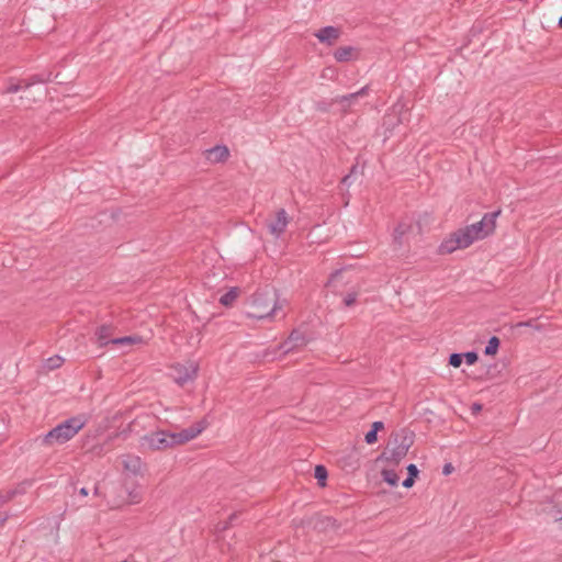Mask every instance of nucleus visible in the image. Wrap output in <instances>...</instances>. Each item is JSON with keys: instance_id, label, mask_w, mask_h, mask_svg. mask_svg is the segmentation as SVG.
Returning <instances> with one entry per match:
<instances>
[{"instance_id": "c85d7f7f", "label": "nucleus", "mask_w": 562, "mask_h": 562, "mask_svg": "<svg viewBox=\"0 0 562 562\" xmlns=\"http://www.w3.org/2000/svg\"><path fill=\"white\" fill-rule=\"evenodd\" d=\"M140 501V495L139 493H131L130 494V502L133 503V504H137L139 503Z\"/></svg>"}, {"instance_id": "4468645a", "label": "nucleus", "mask_w": 562, "mask_h": 562, "mask_svg": "<svg viewBox=\"0 0 562 562\" xmlns=\"http://www.w3.org/2000/svg\"><path fill=\"white\" fill-rule=\"evenodd\" d=\"M384 425L382 422H374L372 424V429L366 434V442L368 445H372L376 441V434L379 430L383 429Z\"/></svg>"}, {"instance_id": "c756f323", "label": "nucleus", "mask_w": 562, "mask_h": 562, "mask_svg": "<svg viewBox=\"0 0 562 562\" xmlns=\"http://www.w3.org/2000/svg\"><path fill=\"white\" fill-rule=\"evenodd\" d=\"M9 516L7 513L0 512V527L4 525V522L8 520Z\"/></svg>"}, {"instance_id": "393cba45", "label": "nucleus", "mask_w": 562, "mask_h": 562, "mask_svg": "<svg viewBox=\"0 0 562 562\" xmlns=\"http://www.w3.org/2000/svg\"><path fill=\"white\" fill-rule=\"evenodd\" d=\"M395 119L396 116L395 115H392V114H387L384 119V125L390 127V126H394L396 123H398L400 121L396 120L395 122Z\"/></svg>"}, {"instance_id": "412c9836", "label": "nucleus", "mask_w": 562, "mask_h": 562, "mask_svg": "<svg viewBox=\"0 0 562 562\" xmlns=\"http://www.w3.org/2000/svg\"><path fill=\"white\" fill-rule=\"evenodd\" d=\"M63 358L56 356L46 360L45 367L49 370L59 368L63 364Z\"/></svg>"}, {"instance_id": "f3484780", "label": "nucleus", "mask_w": 562, "mask_h": 562, "mask_svg": "<svg viewBox=\"0 0 562 562\" xmlns=\"http://www.w3.org/2000/svg\"><path fill=\"white\" fill-rule=\"evenodd\" d=\"M407 448L398 447L396 450L392 452H386V459L393 463H397L402 458L406 456Z\"/></svg>"}, {"instance_id": "6ab92c4d", "label": "nucleus", "mask_w": 562, "mask_h": 562, "mask_svg": "<svg viewBox=\"0 0 562 562\" xmlns=\"http://www.w3.org/2000/svg\"><path fill=\"white\" fill-rule=\"evenodd\" d=\"M237 295V289H232L221 296L220 302L225 306H229L236 300Z\"/></svg>"}, {"instance_id": "39448f33", "label": "nucleus", "mask_w": 562, "mask_h": 562, "mask_svg": "<svg viewBox=\"0 0 562 562\" xmlns=\"http://www.w3.org/2000/svg\"><path fill=\"white\" fill-rule=\"evenodd\" d=\"M199 364L194 361H187L184 363H177L171 368V376L176 383L183 385L189 381L196 378Z\"/></svg>"}, {"instance_id": "423d86ee", "label": "nucleus", "mask_w": 562, "mask_h": 562, "mask_svg": "<svg viewBox=\"0 0 562 562\" xmlns=\"http://www.w3.org/2000/svg\"><path fill=\"white\" fill-rule=\"evenodd\" d=\"M288 215L284 210H279L274 217L268 223L269 232L274 237H280L288 226Z\"/></svg>"}, {"instance_id": "20e7f679", "label": "nucleus", "mask_w": 562, "mask_h": 562, "mask_svg": "<svg viewBox=\"0 0 562 562\" xmlns=\"http://www.w3.org/2000/svg\"><path fill=\"white\" fill-rule=\"evenodd\" d=\"M87 424L83 415L74 416L54 427L42 439L45 446L63 445L72 439Z\"/></svg>"}, {"instance_id": "2eb2a0df", "label": "nucleus", "mask_w": 562, "mask_h": 562, "mask_svg": "<svg viewBox=\"0 0 562 562\" xmlns=\"http://www.w3.org/2000/svg\"><path fill=\"white\" fill-rule=\"evenodd\" d=\"M382 477L391 486H396L400 482V476L396 474V472L393 469H386V468L383 469Z\"/></svg>"}, {"instance_id": "a211bd4d", "label": "nucleus", "mask_w": 562, "mask_h": 562, "mask_svg": "<svg viewBox=\"0 0 562 562\" xmlns=\"http://www.w3.org/2000/svg\"><path fill=\"white\" fill-rule=\"evenodd\" d=\"M499 348V339L496 336H493L490 338L485 349L484 353L486 356H495Z\"/></svg>"}, {"instance_id": "f03ea898", "label": "nucleus", "mask_w": 562, "mask_h": 562, "mask_svg": "<svg viewBox=\"0 0 562 562\" xmlns=\"http://www.w3.org/2000/svg\"><path fill=\"white\" fill-rule=\"evenodd\" d=\"M206 427L207 423L205 420H200L189 428L180 431H153L142 438V446L151 450H166L173 448L196 438Z\"/></svg>"}, {"instance_id": "f704fd0d", "label": "nucleus", "mask_w": 562, "mask_h": 562, "mask_svg": "<svg viewBox=\"0 0 562 562\" xmlns=\"http://www.w3.org/2000/svg\"><path fill=\"white\" fill-rule=\"evenodd\" d=\"M480 408H481V406H480V405H476V406H475V411H479Z\"/></svg>"}, {"instance_id": "7ed1b4c3", "label": "nucleus", "mask_w": 562, "mask_h": 562, "mask_svg": "<svg viewBox=\"0 0 562 562\" xmlns=\"http://www.w3.org/2000/svg\"><path fill=\"white\" fill-rule=\"evenodd\" d=\"M282 308L283 303L278 300L277 293L273 290H269L252 296L246 315L259 321L273 319L279 315Z\"/></svg>"}, {"instance_id": "473e14b6", "label": "nucleus", "mask_w": 562, "mask_h": 562, "mask_svg": "<svg viewBox=\"0 0 562 562\" xmlns=\"http://www.w3.org/2000/svg\"><path fill=\"white\" fill-rule=\"evenodd\" d=\"M79 494L82 495V496H87L88 495V490L86 487H81L79 490Z\"/></svg>"}, {"instance_id": "cd10ccee", "label": "nucleus", "mask_w": 562, "mask_h": 562, "mask_svg": "<svg viewBox=\"0 0 562 562\" xmlns=\"http://www.w3.org/2000/svg\"><path fill=\"white\" fill-rule=\"evenodd\" d=\"M415 483V479L411 477V476H407L404 481H403V486L406 487V488H409L414 485Z\"/></svg>"}, {"instance_id": "9d476101", "label": "nucleus", "mask_w": 562, "mask_h": 562, "mask_svg": "<svg viewBox=\"0 0 562 562\" xmlns=\"http://www.w3.org/2000/svg\"><path fill=\"white\" fill-rule=\"evenodd\" d=\"M142 344H144L143 338L136 335L113 338L111 340V345L116 346L117 348L123 349L124 351H128L132 349L133 346Z\"/></svg>"}, {"instance_id": "0eeeda50", "label": "nucleus", "mask_w": 562, "mask_h": 562, "mask_svg": "<svg viewBox=\"0 0 562 562\" xmlns=\"http://www.w3.org/2000/svg\"><path fill=\"white\" fill-rule=\"evenodd\" d=\"M124 471L130 475H140L143 472V461L137 456L127 454L122 458Z\"/></svg>"}, {"instance_id": "1a4fd4ad", "label": "nucleus", "mask_w": 562, "mask_h": 562, "mask_svg": "<svg viewBox=\"0 0 562 562\" xmlns=\"http://www.w3.org/2000/svg\"><path fill=\"white\" fill-rule=\"evenodd\" d=\"M205 159L212 164L224 162L229 157V150L226 146H214L204 153Z\"/></svg>"}, {"instance_id": "6e6552de", "label": "nucleus", "mask_w": 562, "mask_h": 562, "mask_svg": "<svg viewBox=\"0 0 562 562\" xmlns=\"http://www.w3.org/2000/svg\"><path fill=\"white\" fill-rule=\"evenodd\" d=\"M315 37L321 42L325 43L329 46L334 45L340 36V31L334 26H326L318 30L315 34Z\"/></svg>"}, {"instance_id": "4be33fe9", "label": "nucleus", "mask_w": 562, "mask_h": 562, "mask_svg": "<svg viewBox=\"0 0 562 562\" xmlns=\"http://www.w3.org/2000/svg\"><path fill=\"white\" fill-rule=\"evenodd\" d=\"M462 360H463V357L461 353H452L449 358V364L454 368H458L461 366Z\"/></svg>"}, {"instance_id": "f257e3e1", "label": "nucleus", "mask_w": 562, "mask_h": 562, "mask_svg": "<svg viewBox=\"0 0 562 562\" xmlns=\"http://www.w3.org/2000/svg\"><path fill=\"white\" fill-rule=\"evenodd\" d=\"M501 211L485 214L482 220L475 224L460 228L447 236L439 246L440 254H452L458 249H464L474 241L490 236L496 227V220Z\"/></svg>"}, {"instance_id": "f8f14e48", "label": "nucleus", "mask_w": 562, "mask_h": 562, "mask_svg": "<svg viewBox=\"0 0 562 562\" xmlns=\"http://www.w3.org/2000/svg\"><path fill=\"white\" fill-rule=\"evenodd\" d=\"M111 335H112V328L110 326H106V325H103L101 327L98 328V330L95 331V338H97V341L100 346H106L109 344H111V340L113 338H111Z\"/></svg>"}, {"instance_id": "bb28decb", "label": "nucleus", "mask_w": 562, "mask_h": 562, "mask_svg": "<svg viewBox=\"0 0 562 562\" xmlns=\"http://www.w3.org/2000/svg\"><path fill=\"white\" fill-rule=\"evenodd\" d=\"M20 89H21V87L19 85L10 83L8 86V88L4 90V92L13 93V92H18Z\"/></svg>"}, {"instance_id": "b1692460", "label": "nucleus", "mask_w": 562, "mask_h": 562, "mask_svg": "<svg viewBox=\"0 0 562 562\" xmlns=\"http://www.w3.org/2000/svg\"><path fill=\"white\" fill-rule=\"evenodd\" d=\"M357 301V294L356 293H348L344 297V303L346 306H352Z\"/></svg>"}, {"instance_id": "7c9ffc66", "label": "nucleus", "mask_w": 562, "mask_h": 562, "mask_svg": "<svg viewBox=\"0 0 562 562\" xmlns=\"http://www.w3.org/2000/svg\"><path fill=\"white\" fill-rule=\"evenodd\" d=\"M363 92H364V89H361V90H360L359 92H357V93H352V94H350V95H348V97H345V99H346V100H349V99H350V100H351V99H356L358 95L362 94Z\"/></svg>"}, {"instance_id": "a878e982", "label": "nucleus", "mask_w": 562, "mask_h": 562, "mask_svg": "<svg viewBox=\"0 0 562 562\" xmlns=\"http://www.w3.org/2000/svg\"><path fill=\"white\" fill-rule=\"evenodd\" d=\"M407 472H408V476H411L413 479H416L419 473V471L415 464H409L407 467Z\"/></svg>"}, {"instance_id": "72a5a7b5", "label": "nucleus", "mask_w": 562, "mask_h": 562, "mask_svg": "<svg viewBox=\"0 0 562 562\" xmlns=\"http://www.w3.org/2000/svg\"><path fill=\"white\" fill-rule=\"evenodd\" d=\"M559 25L562 27V16L559 20Z\"/></svg>"}, {"instance_id": "dca6fc26", "label": "nucleus", "mask_w": 562, "mask_h": 562, "mask_svg": "<svg viewBox=\"0 0 562 562\" xmlns=\"http://www.w3.org/2000/svg\"><path fill=\"white\" fill-rule=\"evenodd\" d=\"M411 229V224L406 222L400 223L393 232V237L396 241L401 243L405 234Z\"/></svg>"}, {"instance_id": "aec40b11", "label": "nucleus", "mask_w": 562, "mask_h": 562, "mask_svg": "<svg viewBox=\"0 0 562 562\" xmlns=\"http://www.w3.org/2000/svg\"><path fill=\"white\" fill-rule=\"evenodd\" d=\"M315 477L317 479L318 483L324 486L327 479V470L323 465H317L315 468Z\"/></svg>"}, {"instance_id": "ddd939ff", "label": "nucleus", "mask_w": 562, "mask_h": 562, "mask_svg": "<svg viewBox=\"0 0 562 562\" xmlns=\"http://www.w3.org/2000/svg\"><path fill=\"white\" fill-rule=\"evenodd\" d=\"M304 344H305V339L302 336V334L299 330H294L291 333V335H290L289 339L285 341L283 348H284L285 352H289L294 347H296L299 345H304Z\"/></svg>"}, {"instance_id": "5701e85b", "label": "nucleus", "mask_w": 562, "mask_h": 562, "mask_svg": "<svg viewBox=\"0 0 562 562\" xmlns=\"http://www.w3.org/2000/svg\"><path fill=\"white\" fill-rule=\"evenodd\" d=\"M468 366H472L477 361V355L475 352H467L462 355Z\"/></svg>"}, {"instance_id": "9b49d317", "label": "nucleus", "mask_w": 562, "mask_h": 562, "mask_svg": "<svg viewBox=\"0 0 562 562\" xmlns=\"http://www.w3.org/2000/svg\"><path fill=\"white\" fill-rule=\"evenodd\" d=\"M334 56L337 61H349L358 57V50L352 46H344L337 48Z\"/></svg>"}, {"instance_id": "2f4dec72", "label": "nucleus", "mask_w": 562, "mask_h": 562, "mask_svg": "<svg viewBox=\"0 0 562 562\" xmlns=\"http://www.w3.org/2000/svg\"><path fill=\"white\" fill-rule=\"evenodd\" d=\"M451 471H452V465H451V464H446V465L443 467V474H445V475L450 474V473H451Z\"/></svg>"}]
</instances>
